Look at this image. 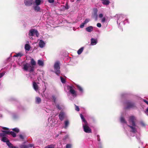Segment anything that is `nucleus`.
Here are the masks:
<instances>
[{"label":"nucleus","instance_id":"obj_1","mask_svg":"<svg viewBox=\"0 0 148 148\" xmlns=\"http://www.w3.org/2000/svg\"><path fill=\"white\" fill-rule=\"evenodd\" d=\"M135 120L136 118L134 116H130L129 118V122L132 125H127L126 121L122 116H121L120 117V121L123 124V127L125 130L127 135L129 136H134L135 134H136V133L138 134L139 136H140L139 133L137 132L138 127L135 124ZM136 137L138 140H140L139 136H136Z\"/></svg>","mask_w":148,"mask_h":148},{"label":"nucleus","instance_id":"obj_2","mask_svg":"<svg viewBox=\"0 0 148 148\" xmlns=\"http://www.w3.org/2000/svg\"><path fill=\"white\" fill-rule=\"evenodd\" d=\"M115 17L117 18V22L118 24L119 23V26H120L121 22H123V24L124 25L125 22L128 23V20L127 19L125 18V16L122 14H116Z\"/></svg>","mask_w":148,"mask_h":148},{"label":"nucleus","instance_id":"obj_3","mask_svg":"<svg viewBox=\"0 0 148 148\" xmlns=\"http://www.w3.org/2000/svg\"><path fill=\"white\" fill-rule=\"evenodd\" d=\"M67 89L69 90L68 94H70L73 97V98H70L71 100H73L75 97L77 96V92L75 90V88L73 86H67Z\"/></svg>","mask_w":148,"mask_h":148},{"label":"nucleus","instance_id":"obj_4","mask_svg":"<svg viewBox=\"0 0 148 148\" xmlns=\"http://www.w3.org/2000/svg\"><path fill=\"white\" fill-rule=\"evenodd\" d=\"M34 68L35 67L32 66L29 63H26L23 65V69L24 70L29 71L30 73L34 71Z\"/></svg>","mask_w":148,"mask_h":148},{"label":"nucleus","instance_id":"obj_5","mask_svg":"<svg viewBox=\"0 0 148 148\" xmlns=\"http://www.w3.org/2000/svg\"><path fill=\"white\" fill-rule=\"evenodd\" d=\"M124 105L126 109L133 108L136 107L135 103L129 101H126L124 103Z\"/></svg>","mask_w":148,"mask_h":148},{"label":"nucleus","instance_id":"obj_6","mask_svg":"<svg viewBox=\"0 0 148 148\" xmlns=\"http://www.w3.org/2000/svg\"><path fill=\"white\" fill-rule=\"evenodd\" d=\"M36 35L37 37H38L39 35V34L38 31L35 29H31L29 31L28 34V36L29 38L30 39H33L32 36Z\"/></svg>","mask_w":148,"mask_h":148},{"label":"nucleus","instance_id":"obj_7","mask_svg":"<svg viewBox=\"0 0 148 148\" xmlns=\"http://www.w3.org/2000/svg\"><path fill=\"white\" fill-rule=\"evenodd\" d=\"M60 63L59 62L57 61L56 62L54 65V69L55 72L57 75H58L60 73Z\"/></svg>","mask_w":148,"mask_h":148},{"label":"nucleus","instance_id":"obj_8","mask_svg":"<svg viewBox=\"0 0 148 148\" xmlns=\"http://www.w3.org/2000/svg\"><path fill=\"white\" fill-rule=\"evenodd\" d=\"M83 127L84 131L87 133L91 132V130L90 128L88 126L87 123H83Z\"/></svg>","mask_w":148,"mask_h":148},{"label":"nucleus","instance_id":"obj_9","mask_svg":"<svg viewBox=\"0 0 148 148\" xmlns=\"http://www.w3.org/2000/svg\"><path fill=\"white\" fill-rule=\"evenodd\" d=\"M76 87L77 89L79 91V95H82L84 92V90L83 88L79 85L77 84L76 85Z\"/></svg>","mask_w":148,"mask_h":148},{"label":"nucleus","instance_id":"obj_10","mask_svg":"<svg viewBox=\"0 0 148 148\" xmlns=\"http://www.w3.org/2000/svg\"><path fill=\"white\" fill-rule=\"evenodd\" d=\"M49 123L47 124V126L49 127H53L55 125V123L51 119L49 118L48 119Z\"/></svg>","mask_w":148,"mask_h":148},{"label":"nucleus","instance_id":"obj_11","mask_svg":"<svg viewBox=\"0 0 148 148\" xmlns=\"http://www.w3.org/2000/svg\"><path fill=\"white\" fill-rule=\"evenodd\" d=\"M33 0H24V4L27 6H29L32 4Z\"/></svg>","mask_w":148,"mask_h":148},{"label":"nucleus","instance_id":"obj_12","mask_svg":"<svg viewBox=\"0 0 148 148\" xmlns=\"http://www.w3.org/2000/svg\"><path fill=\"white\" fill-rule=\"evenodd\" d=\"M38 83L35 82H33V86L34 90L36 92H39V87L38 85Z\"/></svg>","mask_w":148,"mask_h":148},{"label":"nucleus","instance_id":"obj_13","mask_svg":"<svg viewBox=\"0 0 148 148\" xmlns=\"http://www.w3.org/2000/svg\"><path fill=\"white\" fill-rule=\"evenodd\" d=\"M46 44V42L42 40H39L38 45L39 47L41 48H42L45 47Z\"/></svg>","mask_w":148,"mask_h":148},{"label":"nucleus","instance_id":"obj_14","mask_svg":"<svg viewBox=\"0 0 148 148\" xmlns=\"http://www.w3.org/2000/svg\"><path fill=\"white\" fill-rule=\"evenodd\" d=\"M43 2V0H35L33 4L34 5L39 6Z\"/></svg>","mask_w":148,"mask_h":148},{"label":"nucleus","instance_id":"obj_15","mask_svg":"<svg viewBox=\"0 0 148 148\" xmlns=\"http://www.w3.org/2000/svg\"><path fill=\"white\" fill-rule=\"evenodd\" d=\"M65 116V113L63 112H61L59 115V117L61 121H62L63 120Z\"/></svg>","mask_w":148,"mask_h":148},{"label":"nucleus","instance_id":"obj_16","mask_svg":"<svg viewBox=\"0 0 148 148\" xmlns=\"http://www.w3.org/2000/svg\"><path fill=\"white\" fill-rule=\"evenodd\" d=\"M64 128L65 129H67L70 123L68 119L65 120L64 122Z\"/></svg>","mask_w":148,"mask_h":148},{"label":"nucleus","instance_id":"obj_17","mask_svg":"<svg viewBox=\"0 0 148 148\" xmlns=\"http://www.w3.org/2000/svg\"><path fill=\"white\" fill-rule=\"evenodd\" d=\"M97 43V39L91 38V39L90 45H96Z\"/></svg>","mask_w":148,"mask_h":148},{"label":"nucleus","instance_id":"obj_18","mask_svg":"<svg viewBox=\"0 0 148 148\" xmlns=\"http://www.w3.org/2000/svg\"><path fill=\"white\" fill-rule=\"evenodd\" d=\"M86 30L89 32H90L93 30V27L92 26H90L86 28Z\"/></svg>","mask_w":148,"mask_h":148},{"label":"nucleus","instance_id":"obj_19","mask_svg":"<svg viewBox=\"0 0 148 148\" xmlns=\"http://www.w3.org/2000/svg\"><path fill=\"white\" fill-rule=\"evenodd\" d=\"M34 6V10L36 12L40 11V8L39 6L35 5Z\"/></svg>","mask_w":148,"mask_h":148},{"label":"nucleus","instance_id":"obj_20","mask_svg":"<svg viewBox=\"0 0 148 148\" xmlns=\"http://www.w3.org/2000/svg\"><path fill=\"white\" fill-rule=\"evenodd\" d=\"M23 54L22 52H19L14 56V57L20 58L23 55Z\"/></svg>","mask_w":148,"mask_h":148},{"label":"nucleus","instance_id":"obj_21","mask_svg":"<svg viewBox=\"0 0 148 148\" xmlns=\"http://www.w3.org/2000/svg\"><path fill=\"white\" fill-rule=\"evenodd\" d=\"M30 63L32 66L35 67H34L36 64V62L32 58L31 59Z\"/></svg>","mask_w":148,"mask_h":148},{"label":"nucleus","instance_id":"obj_22","mask_svg":"<svg viewBox=\"0 0 148 148\" xmlns=\"http://www.w3.org/2000/svg\"><path fill=\"white\" fill-rule=\"evenodd\" d=\"M30 48L31 47L29 44H27L25 45V49L26 51H29Z\"/></svg>","mask_w":148,"mask_h":148},{"label":"nucleus","instance_id":"obj_23","mask_svg":"<svg viewBox=\"0 0 148 148\" xmlns=\"http://www.w3.org/2000/svg\"><path fill=\"white\" fill-rule=\"evenodd\" d=\"M110 3L108 0H102V3L104 5H108Z\"/></svg>","mask_w":148,"mask_h":148},{"label":"nucleus","instance_id":"obj_24","mask_svg":"<svg viewBox=\"0 0 148 148\" xmlns=\"http://www.w3.org/2000/svg\"><path fill=\"white\" fill-rule=\"evenodd\" d=\"M94 12L93 16L97 17V12H98V10L96 8H94L93 10Z\"/></svg>","mask_w":148,"mask_h":148},{"label":"nucleus","instance_id":"obj_25","mask_svg":"<svg viewBox=\"0 0 148 148\" xmlns=\"http://www.w3.org/2000/svg\"><path fill=\"white\" fill-rule=\"evenodd\" d=\"M84 49V47H82L80 49H79L77 51V54L78 55L80 54L82 52H83Z\"/></svg>","mask_w":148,"mask_h":148},{"label":"nucleus","instance_id":"obj_26","mask_svg":"<svg viewBox=\"0 0 148 148\" xmlns=\"http://www.w3.org/2000/svg\"><path fill=\"white\" fill-rule=\"evenodd\" d=\"M38 64L40 66H43L44 65V62L42 60H38Z\"/></svg>","mask_w":148,"mask_h":148},{"label":"nucleus","instance_id":"obj_27","mask_svg":"<svg viewBox=\"0 0 148 148\" xmlns=\"http://www.w3.org/2000/svg\"><path fill=\"white\" fill-rule=\"evenodd\" d=\"M1 140L3 142H6V143L9 140L5 137H2Z\"/></svg>","mask_w":148,"mask_h":148},{"label":"nucleus","instance_id":"obj_28","mask_svg":"<svg viewBox=\"0 0 148 148\" xmlns=\"http://www.w3.org/2000/svg\"><path fill=\"white\" fill-rule=\"evenodd\" d=\"M80 117L83 121V123H84V124H85V123H87V122H86V120L84 118V116H83V115L81 114H80Z\"/></svg>","mask_w":148,"mask_h":148},{"label":"nucleus","instance_id":"obj_29","mask_svg":"<svg viewBox=\"0 0 148 148\" xmlns=\"http://www.w3.org/2000/svg\"><path fill=\"white\" fill-rule=\"evenodd\" d=\"M6 144L8 145V146L10 148H13V146L12 145L10 142L9 141V140L8 142L6 143Z\"/></svg>","mask_w":148,"mask_h":148},{"label":"nucleus","instance_id":"obj_30","mask_svg":"<svg viewBox=\"0 0 148 148\" xmlns=\"http://www.w3.org/2000/svg\"><path fill=\"white\" fill-rule=\"evenodd\" d=\"M41 99L39 97H37L36 98V102L38 103H40L41 102Z\"/></svg>","mask_w":148,"mask_h":148},{"label":"nucleus","instance_id":"obj_31","mask_svg":"<svg viewBox=\"0 0 148 148\" xmlns=\"http://www.w3.org/2000/svg\"><path fill=\"white\" fill-rule=\"evenodd\" d=\"M21 148H29V146L28 145L23 144L20 146Z\"/></svg>","mask_w":148,"mask_h":148},{"label":"nucleus","instance_id":"obj_32","mask_svg":"<svg viewBox=\"0 0 148 148\" xmlns=\"http://www.w3.org/2000/svg\"><path fill=\"white\" fill-rule=\"evenodd\" d=\"M12 135L13 137H15L16 136V134L13 132H10V134Z\"/></svg>","mask_w":148,"mask_h":148},{"label":"nucleus","instance_id":"obj_33","mask_svg":"<svg viewBox=\"0 0 148 148\" xmlns=\"http://www.w3.org/2000/svg\"><path fill=\"white\" fill-rule=\"evenodd\" d=\"M54 147V146L53 145H48L47 146L45 147V148H53Z\"/></svg>","mask_w":148,"mask_h":148},{"label":"nucleus","instance_id":"obj_34","mask_svg":"<svg viewBox=\"0 0 148 148\" xmlns=\"http://www.w3.org/2000/svg\"><path fill=\"white\" fill-rule=\"evenodd\" d=\"M2 132H4L6 135V134H9L10 132L8 130H2Z\"/></svg>","mask_w":148,"mask_h":148},{"label":"nucleus","instance_id":"obj_35","mask_svg":"<svg viewBox=\"0 0 148 148\" xmlns=\"http://www.w3.org/2000/svg\"><path fill=\"white\" fill-rule=\"evenodd\" d=\"M72 146V145L71 144H67L66 147V148H71Z\"/></svg>","mask_w":148,"mask_h":148},{"label":"nucleus","instance_id":"obj_36","mask_svg":"<svg viewBox=\"0 0 148 148\" xmlns=\"http://www.w3.org/2000/svg\"><path fill=\"white\" fill-rule=\"evenodd\" d=\"M60 79L61 80V82L63 83H64L65 82V80L62 77H60Z\"/></svg>","mask_w":148,"mask_h":148},{"label":"nucleus","instance_id":"obj_37","mask_svg":"<svg viewBox=\"0 0 148 148\" xmlns=\"http://www.w3.org/2000/svg\"><path fill=\"white\" fill-rule=\"evenodd\" d=\"M90 21V20L89 18H87L84 21V23H85V24H86L88 23Z\"/></svg>","mask_w":148,"mask_h":148},{"label":"nucleus","instance_id":"obj_38","mask_svg":"<svg viewBox=\"0 0 148 148\" xmlns=\"http://www.w3.org/2000/svg\"><path fill=\"white\" fill-rule=\"evenodd\" d=\"M6 134L3 132L2 133H0V136L3 137H5Z\"/></svg>","mask_w":148,"mask_h":148},{"label":"nucleus","instance_id":"obj_39","mask_svg":"<svg viewBox=\"0 0 148 148\" xmlns=\"http://www.w3.org/2000/svg\"><path fill=\"white\" fill-rule=\"evenodd\" d=\"M12 130L17 132H18L19 131V130L17 128H14L12 129Z\"/></svg>","mask_w":148,"mask_h":148},{"label":"nucleus","instance_id":"obj_40","mask_svg":"<svg viewBox=\"0 0 148 148\" xmlns=\"http://www.w3.org/2000/svg\"><path fill=\"white\" fill-rule=\"evenodd\" d=\"M75 105V110L77 111H79V109L78 106L76 105Z\"/></svg>","mask_w":148,"mask_h":148},{"label":"nucleus","instance_id":"obj_41","mask_svg":"<svg viewBox=\"0 0 148 148\" xmlns=\"http://www.w3.org/2000/svg\"><path fill=\"white\" fill-rule=\"evenodd\" d=\"M85 24L83 22L82 23V24L80 26V28H83L84 27Z\"/></svg>","mask_w":148,"mask_h":148},{"label":"nucleus","instance_id":"obj_42","mask_svg":"<svg viewBox=\"0 0 148 148\" xmlns=\"http://www.w3.org/2000/svg\"><path fill=\"white\" fill-rule=\"evenodd\" d=\"M5 73L2 72L0 73V78L2 77L4 75Z\"/></svg>","mask_w":148,"mask_h":148},{"label":"nucleus","instance_id":"obj_43","mask_svg":"<svg viewBox=\"0 0 148 148\" xmlns=\"http://www.w3.org/2000/svg\"><path fill=\"white\" fill-rule=\"evenodd\" d=\"M97 26L98 27H101V25L100 23H98L97 24Z\"/></svg>","mask_w":148,"mask_h":148},{"label":"nucleus","instance_id":"obj_44","mask_svg":"<svg viewBox=\"0 0 148 148\" xmlns=\"http://www.w3.org/2000/svg\"><path fill=\"white\" fill-rule=\"evenodd\" d=\"M20 138L22 139H23L24 138V136L22 134H20L19 135Z\"/></svg>","mask_w":148,"mask_h":148},{"label":"nucleus","instance_id":"obj_45","mask_svg":"<svg viewBox=\"0 0 148 148\" xmlns=\"http://www.w3.org/2000/svg\"><path fill=\"white\" fill-rule=\"evenodd\" d=\"M145 112L146 114L148 115V108H147L146 110L145 111Z\"/></svg>","mask_w":148,"mask_h":148},{"label":"nucleus","instance_id":"obj_46","mask_svg":"<svg viewBox=\"0 0 148 148\" xmlns=\"http://www.w3.org/2000/svg\"><path fill=\"white\" fill-rule=\"evenodd\" d=\"M56 106L57 108H58V109L60 110L61 109V108L59 106V105L58 104H57L56 105Z\"/></svg>","mask_w":148,"mask_h":148},{"label":"nucleus","instance_id":"obj_47","mask_svg":"<svg viewBox=\"0 0 148 148\" xmlns=\"http://www.w3.org/2000/svg\"><path fill=\"white\" fill-rule=\"evenodd\" d=\"M106 21V18L105 17H103L101 20V22L103 23H104Z\"/></svg>","mask_w":148,"mask_h":148},{"label":"nucleus","instance_id":"obj_48","mask_svg":"<svg viewBox=\"0 0 148 148\" xmlns=\"http://www.w3.org/2000/svg\"><path fill=\"white\" fill-rule=\"evenodd\" d=\"M48 2L50 3H52L54 2V0H48Z\"/></svg>","mask_w":148,"mask_h":148},{"label":"nucleus","instance_id":"obj_49","mask_svg":"<svg viewBox=\"0 0 148 148\" xmlns=\"http://www.w3.org/2000/svg\"><path fill=\"white\" fill-rule=\"evenodd\" d=\"M103 16V14H100L99 15V17L100 18H101Z\"/></svg>","mask_w":148,"mask_h":148},{"label":"nucleus","instance_id":"obj_50","mask_svg":"<svg viewBox=\"0 0 148 148\" xmlns=\"http://www.w3.org/2000/svg\"><path fill=\"white\" fill-rule=\"evenodd\" d=\"M28 145L29 146V148L30 147H32L33 146V145L32 144H29Z\"/></svg>","mask_w":148,"mask_h":148},{"label":"nucleus","instance_id":"obj_51","mask_svg":"<svg viewBox=\"0 0 148 148\" xmlns=\"http://www.w3.org/2000/svg\"><path fill=\"white\" fill-rule=\"evenodd\" d=\"M143 101L145 102L148 105V101L145 99H143Z\"/></svg>","mask_w":148,"mask_h":148},{"label":"nucleus","instance_id":"obj_52","mask_svg":"<svg viewBox=\"0 0 148 148\" xmlns=\"http://www.w3.org/2000/svg\"><path fill=\"white\" fill-rule=\"evenodd\" d=\"M53 99L54 100V102H55V101H56V98H55V97L54 96H53L52 97Z\"/></svg>","mask_w":148,"mask_h":148},{"label":"nucleus","instance_id":"obj_53","mask_svg":"<svg viewBox=\"0 0 148 148\" xmlns=\"http://www.w3.org/2000/svg\"><path fill=\"white\" fill-rule=\"evenodd\" d=\"M97 140L98 141H100V139L99 138V135L97 136Z\"/></svg>","mask_w":148,"mask_h":148},{"label":"nucleus","instance_id":"obj_54","mask_svg":"<svg viewBox=\"0 0 148 148\" xmlns=\"http://www.w3.org/2000/svg\"><path fill=\"white\" fill-rule=\"evenodd\" d=\"M3 130H6V129H8L5 127H3Z\"/></svg>","mask_w":148,"mask_h":148},{"label":"nucleus","instance_id":"obj_55","mask_svg":"<svg viewBox=\"0 0 148 148\" xmlns=\"http://www.w3.org/2000/svg\"><path fill=\"white\" fill-rule=\"evenodd\" d=\"M140 143L141 144V145H142L143 144V142L140 141Z\"/></svg>","mask_w":148,"mask_h":148},{"label":"nucleus","instance_id":"obj_56","mask_svg":"<svg viewBox=\"0 0 148 148\" xmlns=\"http://www.w3.org/2000/svg\"><path fill=\"white\" fill-rule=\"evenodd\" d=\"M139 148H145V147H139Z\"/></svg>","mask_w":148,"mask_h":148},{"label":"nucleus","instance_id":"obj_57","mask_svg":"<svg viewBox=\"0 0 148 148\" xmlns=\"http://www.w3.org/2000/svg\"><path fill=\"white\" fill-rule=\"evenodd\" d=\"M121 96L122 97H123V94H121Z\"/></svg>","mask_w":148,"mask_h":148},{"label":"nucleus","instance_id":"obj_58","mask_svg":"<svg viewBox=\"0 0 148 148\" xmlns=\"http://www.w3.org/2000/svg\"><path fill=\"white\" fill-rule=\"evenodd\" d=\"M14 148H16V147H14Z\"/></svg>","mask_w":148,"mask_h":148}]
</instances>
